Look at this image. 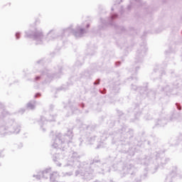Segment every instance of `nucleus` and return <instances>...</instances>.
Segmentation results:
<instances>
[{"instance_id": "f257e3e1", "label": "nucleus", "mask_w": 182, "mask_h": 182, "mask_svg": "<svg viewBox=\"0 0 182 182\" xmlns=\"http://www.w3.org/2000/svg\"><path fill=\"white\" fill-rule=\"evenodd\" d=\"M18 33H17L16 34V38H18Z\"/></svg>"}]
</instances>
